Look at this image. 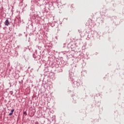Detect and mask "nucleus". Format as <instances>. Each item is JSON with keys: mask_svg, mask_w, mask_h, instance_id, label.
I'll use <instances>...</instances> for the list:
<instances>
[{"mask_svg": "<svg viewBox=\"0 0 124 124\" xmlns=\"http://www.w3.org/2000/svg\"><path fill=\"white\" fill-rule=\"evenodd\" d=\"M12 115H13V113L12 112H10L9 114V116H12Z\"/></svg>", "mask_w": 124, "mask_h": 124, "instance_id": "7ed1b4c3", "label": "nucleus"}, {"mask_svg": "<svg viewBox=\"0 0 124 124\" xmlns=\"http://www.w3.org/2000/svg\"><path fill=\"white\" fill-rule=\"evenodd\" d=\"M14 111H15V109H12L11 111V113H13V112H14Z\"/></svg>", "mask_w": 124, "mask_h": 124, "instance_id": "f03ea898", "label": "nucleus"}, {"mask_svg": "<svg viewBox=\"0 0 124 124\" xmlns=\"http://www.w3.org/2000/svg\"><path fill=\"white\" fill-rule=\"evenodd\" d=\"M23 114H24V115L27 114V112L24 111V112H23Z\"/></svg>", "mask_w": 124, "mask_h": 124, "instance_id": "20e7f679", "label": "nucleus"}, {"mask_svg": "<svg viewBox=\"0 0 124 124\" xmlns=\"http://www.w3.org/2000/svg\"><path fill=\"white\" fill-rule=\"evenodd\" d=\"M4 24L5 26H8L9 25L10 23L8 19L5 20Z\"/></svg>", "mask_w": 124, "mask_h": 124, "instance_id": "f257e3e1", "label": "nucleus"}]
</instances>
